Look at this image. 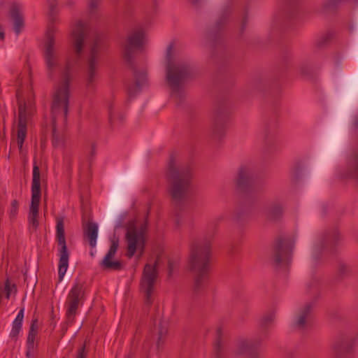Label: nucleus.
<instances>
[{
	"mask_svg": "<svg viewBox=\"0 0 358 358\" xmlns=\"http://www.w3.org/2000/svg\"><path fill=\"white\" fill-rule=\"evenodd\" d=\"M48 24L44 41L43 58L47 76L50 79L61 76L52 92L51 116L52 145L60 147L64 143V131L66 127L70 97V83L73 78V69L81 61L90 35L89 24L82 20H76L71 27L69 43L73 55L62 59L55 48V26L59 22L58 0L48 1Z\"/></svg>",
	"mask_w": 358,
	"mask_h": 358,
	"instance_id": "1",
	"label": "nucleus"
},
{
	"mask_svg": "<svg viewBox=\"0 0 358 358\" xmlns=\"http://www.w3.org/2000/svg\"><path fill=\"white\" fill-rule=\"evenodd\" d=\"M213 234L192 241L190 245L189 265L194 273V291L203 290L208 285L211 256Z\"/></svg>",
	"mask_w": 358,
	"mask_h": 358,
	"instance_id": "2",
	"label": "nucleus"
},
{
	"mask_svg": "<svg viewBox=\"0 0 358 358\" xmlns=\"http://www.w3.org/2000/svg\"><path fill=\"white\" fill-rule=\"evenodd\" d=\"M165 59L166 80L171 90V95L176 99H180L183 83L192 74L190 63L178 57L175 42L170 43L167 46Z\"/></svg>",
	"mask_w": 358,
	"mask_h": 358,
	"instance_id": "3",
	"label": "nucleus"
},
{
	"mask_svg": "<svg viewBox=\"0 0 358 358\" xmlns=\"http://www.w3.org/2000/svg\"><path fill=\"white\" fill-rule=\"evenodd\" d=\"M192 179L190 166L178 168L173 161L170 162L167 172L168 192L176 206H181L186 200Z\"/></svg>",
	"mask_w": 358,
	"mask_h": 358,
	"instance_id": "4",
	"label": "nucleus"
},
{
	"mask_svg": "<svg viewBox=\"0 0 358 358\" xmlns=\"http://www.w3.org/2000/svg\"><path fill=\"white\" fill-rule=\"evenodd\" d=\"M103 46V39L100 35L95 36L90 44L85 69V87L89 92L95 90L99 78L101 53Z\"/></svg>",
	"mask_w": 358,
	"mask_h": 358,
	"instance_id": "5",
	"label": "nucleus"
},
{
	"mask_svg": "<svg viewBox=\"0 0 358 358\" xmlns=\"http://www.w3.org/2000/svg\"><path fill=\"white\" fill-rule=\"evenodd\" d=\"M275 319L273 313L264 315L259 322V335L252 339H241L238 341L235 354L245 355L249 358H258L259 356V347L261 342L266 337V333L271 327Z\"/></svg>",
	"mask_w": 358,
	"mask_h": 358,
	"instance_id": "6",
	"label": "nucleus"
},
{
	"mask_svg": "<svg viewBox=\"0 0 358 358\" xmlns=\"http://www.w3.org/2000/svg\"><path fill=\"white\" fill-rule=\"evenodd\" d=\"M148 229V221L137 227L134 222H129L126 233L127 243V256L131 258L136 251L143 254L145 244V234Z\"/></svg>",
	"mask_w": 358,
	"mask_h": 358,
	"instance_id": "7",
	"label": "nucleus"
},
{
	"mask_svg": "<svg viewBox=\"0 0 358 358\" xmlns=\"http://www.w3.org/2000/svg\"><path fill=\"white\" fill-rule=\"evenodd\" d=\"M86 299L85 282L76 279L69 290L66 302V317L69 322H73L78 313V308Z\"/></svg>",
	"mask_w": 358,
	"mask_h": 358,
	"instance_id": "8",
	"label": "nucleus"
},
{
	"mask_svg": "<svg viewBox=\"0 0 358 358\" xmlns=\"http://www.w3.org/2000/svg\"><path fill=\"white\" fill-rule=\"evenodd\" d=\"M145 31L143 27H136L128 34L122 44V57L129 65L133 66L136 55L145 45Z\"/></svg>",
	"mask_w": 358,
	"mask_h": 358,
	"instance_id": "9",
	"label": "nucleus"
},
{
	"mask_svg": "<svg viewBox=\"0 0 358 358\" xmlns=\"http://www.w3.org/2000/svg\"><path fill=\"white\" fill-rule=\"evenodd\" d=\"M41 174L38 166L34 162L31 181V201L28 215L29 229L36 230L38 226V207L41 200Z\"/></svg>",
	"mask_w": 358,
	"mask_h": 358,
	"instance_id": "10",
	"label": "nucleus"
},
{
	"mask_svg": "<svg viewBox=\"0 0 358 358\" xmlns=\"http://www.w3.org/2000/svg\"><path fill=\"white\" fill-rule=\"evenodd\" d=\"M56 241L58 245V252L59 256L58 275L59 281H62L67 271L69 259V252L67 249L65 237L64 217L57 218Z\"/></svg>",
	"mask_w": 358,
	"mask_h": 358,
	"instance_id": "11",
	"label": "nucleus"
},
{
	"mask_svg": "<svg viewBox=\"0 0 358 358\" xmlns=\"http://www.w3.org/2000/svg\"><path fill=\"white\" fill-rule=\"evenodd\" d=\"M158 259H157L154 265L150 264H145L144 266L143 276L141 281V289L145 294V300L148 303H151V296L153 292L154 285L157 278V266Z\"/></svg>",
	"mask_w": 358,
	"mask_h": 358,
	"instance_id": "12",
	"label": "nucleus"
},
{
	"mask_svg": "<svg viewBox=\"0 0 358 358\" xmlns=\"http://www.w3.org/2000/svg\"><path fill=\"white\" fill-rule=\"evenodd\" d=\"M355 345V338L349 334H340L334 340L331 345L334 355L336 358H342L351 353Z\"/></svg>",
	"mask_w": 358,
	"mask_h": 358,
	"instance_id": "13",
	"label": "nucleus"
},
{
	"mask_svg": "<svg viewBox=\"0 0 358 358\" xmlns=\"http://www.w3.org/2000/svg\"><path fill=\"white\" fill-rule=\"evenodd\" d=\"M119 246L118 241H113L110 248L100 262V266L106 271H120L122 269V264L120 261L114 260L113 258L117 252Z\"/></svg>",
	"mask_w": 358,
	"mask_h": 358,
	"instance_id": "14",
	"label": "nucleus"
},
{
	"mask_svg": "<svg viewBox=\"0 0 358 358\" xmlns=\"http://www.w3.org/2000/svg\"><path fill=\"white\" fill-rule=\"evenodd\" d=\"M292 249L283 240L279 241L274 249V260L277 265H287L291 261Z\"/></svg>",
	"mask_w": 358,
	"mask_h": 358,
	"instance_id": "15",
	"label": "nucleus"
},
{
	"mask_svg": "<svg viewBox=\"0 0 358 358\" xmlns=\"http://www.w3.org/2000/svg\"><path fill=\"white\" fill-rule=\"evenodd\" d=\"M313 305L312 303H307L297 313L294 322V327L299 329H306L310 323L311 312Z\"/></svg>",
	"mask_w": 358,
	"mask_h": 358,
	"instance_id": "16",
	"label": "nucleus"
},
{
	"mask_svg": "<svg viewBox=\"0 0 358 358\" xmlns=\"http://www.w3.org/2000/svg\"><path fill=\"white\" fill-rule=\"evenodd\" d=\"M253 172L248 166H241L238 172L236 179V185L237 188L245 190L248 189L252 182Z\"/></svg>",
	"mask_w": 358,
	"mask_h": 358,
	"instance_id": "17",
	"label": "nucleus"
},
{
	"mask_svg": "<svg viewBox=\"0 0 358 358\" xmlns=\"http://www.w3.org/2000/svg\"><path fill=\"white\" fill-rule=\"evenodd\" d=\"M20 4L13 3L10 10V16L14 23V31L18 35L24 27V18Z\"/></svg>",
	"mask_w": 358,
	"mask_h": 358,
	"instance_id": "18",
	"label": "nucleus"
},
{
	"mask_svg": "<svg viewBox=\"0 0 358 358\" xmlns=\"http://www.w3.org/2000/svg\"><path fill=\"white\" fill-rule=\"evenodd\" d=\"M20 96V91L17 90L16 96L18 102V124H22L27 126L28 118L33 113V108L31 106H27L26 103L21 100Z\"/></svg>",
	"mask_w": 358,
	"mask_h": 358,
	"instance_id": "19",
	"label": "nucleus"
},
{
	"mask_svg": "<svg viewBox=\"0 0 358 358\" xmlns=\"http://www.w3.org/2000/svg\"><path fill=\"white\" fill-rule=\"evenodd\" d=\"M226 329L222 326L217 327L216 329V340L214 345L215 358H224L225 351L224 346V337Z\"/></svg>",
	"mask_w": 358,
	"mask_h": 358,
	"instance_id": "20",
	"label": "nucleus"
},
{
	"mask_svg": "<svg viewBox=\"0 0 358 358\" xmlns=\"http://www.w3.org/2000/svg\"><path fill=\"white\" fill-rule=\"evenodd\" d=\"M38 320L36 319L31 321L29 328L27 339V357H29L32 355L34 350V341L38 334Z\"/></svg>",
	"mask_w": 358,
	"mask_h": 358,
	"instance_id": "21",
	"label": "nucleus"
},
{
	"mask_svg": "<svg viewBox=\"0 0 358 358\" xmlns=\"http://www.w3.org/2000/svg\"><path fill=\"white\" fill-rule=\"evenodd\" d=\"M283 213L282 204L279 201H275L267 206L264 213L268 220H277L281 217Z\"/></svg>",
	"mask_w": 358,
	"mask_h": 358,
	"instance_id": "22",
	"label": "nucleus"
},
{
	"mask_svg": "<svg viewBox=\"0 0 358 358\" xmlns=\"http://www.w3.org/2000/svg\"><path fill=\"white\" fill-rule=\"evenodd\" d=\"M23 319L24 309H21L13 322L12 329L10 333V337L14 341H17V337L22 330Z\"/></svg>",
	"mask_w": 358,
	"mask_h": 358,
	"instance_id": "23",
	"label": "nucleus"
},
{
	"mask_svg": "<svg viewBox=\"0 0 358 358\" xmlns=\"http://www.w3.org/2000/svg\"><path fill=\"white\" fill-rule=\"evenodd\" d=\"M23 319L24 309H21L13 322L12 329L10 333V337L14 341H17V337L22 330Z\"/></svg>",
	"mask_w": 358,
	"mask_h": 358,
	"instance_id": "24",
	"label": "nucleus"
},
{
	"mask_svg": "<svg viewBox=\"0 0 358 358\" xmlns=\"http://www.w3.org/2000/svg\"><path fill=\"white\" fill-rule=\"evenodd\" d=\"M125 118L124 113L113 106L109 107V121L111 125L122 124Z\"/></svg>",
	"mask_w": 358,
	"mask_h": 358,
	"instance_id": "25",
	"label": "nucleus"
},
{
	"mask_svg": "<svg viewBox=\"0 0 358 358\" xmlns=\"http://www.w3.org/2000/svg\"><path fill=\"white\" fill-rule=\"evenodd\" d=\"M85 235L89 239L90 245L92 248H94L96 244V239L98 236V226L96 223L89 222L87 224L85 231Z\"/></svg>",
	"mask_w": 358,
	"mask_h": 358,
	"instance_id": "26",
	"label": "nucleus"
},
{
	"mask_svg": "<svg viewBox=\"0 0 358 358\" xmlns=\"http://www.w3.org/2000/svg\"><path fill=\"white\" fill-rule=\"evenodd\" d=\"M225 133V122L216 120L213 127V134L218 138L222 137Z\"/></svg>",
	"mask_w": 358,
	"mask_h": 358,
	"instance_id": "27",
	"label": "nucleus"
},
{
	"mask_svg": "<svg viewBox=\"0 0 358 358\" xmlns=\"http://www.w3.org/2000/svg\"><path fill=\"white\" fill-rule=\"evenodd\" d=\"M26 134H27V126L23 125L22 124H18L17 128V145L20 150H22V145L24 141V139L26 138Z\"/></svg>",
	"mask_w": 358,
	"mask_h": 358,
	"instance_id": "28",
	"label": "nucleus"
},
{
	"mask_svg": "<svg viewBox=\"0 0 358 358\" xmlns=\"http://www.w3.org/2000/svg\"><path fill=\"white\" fill-rule=\"evenodd\" d=\"M136 87L139 90L147 82V75L145 71L141 73L135 72Z\"/></svg>",
	"mask_w": 358,
	"mask_h": 358,
	"instance_id": "29",
	"label": "nucleus"
},
{
	"mask_svg": "<svg viewBox=\"0 0 358 358\" xmlns=\"http://www.w3.org/2000/svg\"><path fill=\"white\" fill-rule=\"evenodd\" d=\"M19 209V202L17 200L14 199L10 203V207L9 210V217L10 220H14L17 217Z\"/></svg>",
	"mask_w": 358,
	"mask_h": 358,
	"instance_id": "30",
	"label": "nucleus"
},
{
	"mask_svg": "<svg viewBox=\"0 0 358 358\" xmlns=\"http://www.w3.org/2000/svg\"><path fill=\"white\" fill-rule=\"evenodd\" d=\"M351 269L348 265L345 263H341L338 266V273L340 277L343 278L349 275Z\"/></svg>",
	"mask_w": 358,
	"mask_h": 358,
	"instance_id": "31",
	"label": "nucleus"
},
{
	"mask_svg": "<svg viewBox=\"0 0 358 358\" xmlns=\"http://www.w3.org/2000/svg\"><path fill=\"white\" fill-rule=\"evenodd\" d=\"M228 16L229 12L224 13L216 22L215 28L217 29H221V27L227 22Z\"/></svg>",
	"mask_w": 358,
	"mask_h": 358,
	"instance_id": "32",
	"label": "nucleus"
},
{
	"mask_svg": "<svg viewBox=\"0 0 358 358\" xmlns=\"http://www.w3.org/2000/svg\"><path fill=\"white\" fill-rule=\"evenodd\" d=\"M168 332L167 328L163 324H160L159 330V336L157 341V346L160 345L161 342H163V338L166 335Z\"/></svg>",
	"mask_w": 358,
	"mask_h": 358,
	"instance_id": "33",
	"label": "nucleus"
},
{
	"mask_svg": "<svg viewBox=\"0 0 358 358\" xmlns=\"http://www.w3.org/2000/svg\"><path fill=\"white\" fill-rule=\"evenodd\" d=\"M5 291L6 294V298L9 299L12 292H16V287L15 285H10V281L7 279L5 282Z\"/></svg>",
	"mask_w": 358,
	"mask_h": 358,
	"instance_id": "34",
	"label": "nucleus"
},
{
	"mask_svg": "<svg viewBox=\"0 0 358 358\" xmlns=\"http://www.w3.org/2000/svg\"><path fill=\"white\" fill-rule=\"evenodd\" d=\"M300 72L303 76H308L310 73V67L308 64H302L300 66Z\"/></svg>",
	"mask_w": 358,
	"mask_h": 358,
	"instance_id": "35",
	"label": "nucleus"
},
{
	"mask_svg": "<svg viewBox=\"0 0 358 358\" xmlns=\"http://www.w3.org/2000/svg\"><path fill=\"white\" fill-rule=\"evenodd\" d=\"M89 7L91 10L96 9L102 3L101 0H88Z\"/></svg>",
	"mask_w": 358,
	"mask_h": 358,
	"instance_id": "36",
	"label": "nucleus"
},
{
	"mask_svg": "<svg viewBox=\"0 0 358 358\" xmlns=\"http://www.w3.org/2000/svg\"><path fill=\"white\" fill-rule=\"evenodd\" d=\"M86 357L87 352L85 351V345H83L78 350L76 358H86Z\"/></svg>",
	"mask_w": 358,
	"mask_h": 358,
	"instance_id": "37",
	"label": "nucleus"
},
{
	"mask_svg": "<svg viewBox=\"0 0 358 358\" xmlns=\"http://www.w3.org/2000/svg\"><path fill=\"white\" fill-rule=\"evenodd\" d=\"M175 266H176L175 264L171 260H169V263H168V269H169V276H171L172 275Z\"/></svg>",
	"mask_w": 358,
	"mask_h": 358,
	"instance_id": "38",
	"label": "nucleus"
},
{
	"mask_svg": "<svg viewBox=\"0 0 358 358\" xmlns=\"http://www.w3.org/2000/svg\"><path fill=\"white\" fill-rule=\"evenodd\" d=\"M295 8V5L292 3H289L285 9V11L287 13H290L292 9Z\"/></svg>",
	"mask_w": 358,
	"mask_h": 358,
	"instance_id": "39",
	"label": "nucleus"
},
{
	"mask_svg": "<svg viewBox=\"0 0 358 358\" xmlns=\"http://www.w3.org/2000/svg\"><path fill=\"white\" fill-rule=\"evenodd\" d=\"M338 231H334L332 234V238L334 241H336L338 238Z\"/></svg>",
	"mask_w": 358,
	"mask_h": 358,
	"instance_id": "40",
	"label": "nucleus"
},
{
	"mask_svg": "<svg viewBox=\"0 0 358 358\" xmlns=\"http://www.w3.org/2000/svg\"><path fill=\"white\" fill-rule=\"evenodd\" d=\"M66 5L69 6H73L74 5V2L71 0H69L66 1Z\"/></svg>",
	"mask_w": 358,
	"mask_h": 358,
	"instance_id": "41",
	"label": "nucleus"
},
{
	"mask_svg": "<svg viewBox=\"0 0 358 358\" xmlns=\"http://www.w3.org/2000/svg\"><path fill=\"white\" fill-rule=\"evenodd\" d=\"M91 155H95V147H94V145H92V147Z\"/></svg>",
	"mask_w": 358,
	"mask_h": 358,
	"instance_id": "42",
	"label": "nucleus"
},
{
	"mask_svg": "<svg viewBox=\"0 0 358 358\" xmlns=\"http://www.w3.org/2000/svg\"><path fill=\"white\" fill-rule=\"evenodd\" d=\"M201 0H190V1L193 3V4H196L198 3H199Z\"/></svg>",
	"mask_w": 358,
	"mask_h": 358,
	"instance_id": "43",
	"label": "nucleus"
},
{
	"mask_svg": "<svg viewBox=\"0 0 358 358\" xmlns=\"http://www.w3.org/2000/svg\"><path fill=\"white\" fill-rule=\"evenodd\" d=\"M129 94L130 96H132L134 94L131 88L129 89Z\"/></svg>",
	"mask_w": 358,
	"mask_h": 358,
	"instance_id": "44",
	"label": "nucleus"
},
{
	"mask_svg": "<svg viewBox=\"0 0 358 358\" xmlns=\"http://www.w3.org/2000/svg\"><path fill=\"white\" fill-rule=\"evenodd\" d=\"M317 44H318V45H319V46H321V45H322L324 44V42H323V41H319L317 42Z\"/></svg>",
	"mask_w": 358,
	"mask_h": 358,
	"instance_id": "45",
	"label": "nucleus"
},
{
	"mask_svg": "<svg viewBox=\"0 0 358 358\" xmlns=\"http://www.w3.org/2000/svg\"><path fill=\"white\" fill-rule=\"evenodd\" d=\"M176 222L177 225H180V221H179L178 218H176Z\"/></svg>",
	"mask_w": 358,
	"mask_h": 358,
	"instance_id": "46",
	"label": "nucleus"
},
{
	"mask_svg": "<svg viewBox=\"0 0 358 358\" xmlns=\"http://www.w3.org/2000/svg\"><path fill=\"white\" fill-rule=\"evenodd\" d=\"M314 288H315V289H316V283H315V284H314Z\"/></svg>",
	"mask_w": 358,
	"mask_h": 358,
	"instance_id": "47",
	"label": "nucleus"
},
{
	"mask_svg": "<svg viewBox=\"0 0 358 358\" xmlns=\"http://www.w3.org/2000/svg\"><path fill=\"white\" fill-rule=\"evenodd\" d=\"M266 140L268 141V136H266Z\"/></svg>",
	"mask_w": 358,
	"mask_h": 358,
	"instance_id": "48",
	"label": "nucleus"
},
{
	"mask_svg": "<svg viewBox=\"0 0 358 358\" xmlns=\"http://www.w3.org/2000/svg\"><path fill=\"white\" fill-rule=\"evenodd\" d=\"M124 358H131V357L129 356H127V357H125Z\"/></svg>",
	"mask_w": 358,
	"mask_h": 358,
	"instance_id": "49",
	"label": "nucleus"
},
{
	"mask_svg": "<svg viewBox=\"0 0 358 358\" xmlns=\"http://www.w3.org/2000/svg\"><path fill=\"white\" fill-rule=\"evenodd\" d=\"M62 358H65V357H62Z\"/></svg>",
	"mask_w": 358,
	"mask_h": 358,
	"instance_id": "50",
	"label": "nucleus"
}]
</instances>
